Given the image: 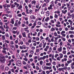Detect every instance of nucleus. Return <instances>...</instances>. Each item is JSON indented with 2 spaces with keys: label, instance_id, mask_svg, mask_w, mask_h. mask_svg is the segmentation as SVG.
I'll return each instance as SVG.
<instances>
[{
  "label": "nucleus",
  "instance_id": "f257e3e1",
  "mask_svg": "<svg viewBox=\"0 0 74 74\" xmlns=\"http://www.w3.org/2000/svg\"><path fill=\"white\" fill-rule=\"evenodd\" d=\"M16 65L18 66L19 67H21L22 66V63L19 61V60H17L16 62Z\"/></svg>",
  "mask_w": 74,
  "mask_h": 74
},
{
  "label": "nucleus",
  "instance_id": "f03ea898",
  "mask_svg": "<svg viewBox=\"0 0 74 74\" xmlns=\"http://www.w3.org/2000/svg\"><path fill=\"white\" fill-rule=\"evenodd\" d=\"M54 6H55L54 4L53 3L51 4L50 5V6L48 7V10H52V7H54Z\"/></svg>",
  "mask_w": 74,
  "mask_h": 74
},
{
  "label": "nucleus",
  "instance_id": "7ed1b4c3",
  "mask_svg": "<svg viewBox=\"0 0 74 74\" xmlns=\"http://www.w3.org/2000/svg\"><path fill=\"white\" fill-rule=\"evenodd\" d=\"M10 23H11L12 25H14V18H12L11 19Z\"/></svg>",
  "mask_w": 74,
  "mask_h": 74
},
{
  "label": "nucleus",
  "instance_id": "20e7f679",
  "mask_svg": "<svg viewBox=\"0 0 74 74\" xmlns=\"http://www.w3.org/2000/svg\"><path fill=\"white\" fill-rule=\"evenodd\" d=\"M62 47L60 46V48H58V51H60V52H61L62 51Z\"/></svg>",
  "mask_w": 74,
  "mask_h": 74
},
{
  "label": "nucleus",
  "instance_id": "39448f33",
  "mask_svg": "<svg viewBox=\"0 0 74 74\" xmlns=\"http://www.w3.org/2000/svg\"><path fill=\"white\" fill-rule=\"evenodd\" d=\"M10 47H12V48H11V49L13 51H14V50H15V47L14 46H10Z\"/></svg>",
  "mask_w": 74,
  "mask_h": 74
},
{
  "label": "nucleus",
  "instance_id": "423d86ee",
  "mask_svg": "<svg viewBox=\"0 0 74 74\" xmlns=\"http://www.w3.org/2000/svg\"><path fill=\"white\" fill-rule=\"evenodd\" d=\"M22 34L23 37H26V33L25 32L22 33Z\"/></svg>",
  "mask_w": 74,
  "mask_h": 74
},
{
  "label": "nucleus",
  "instance_id": "0eeeda50",
  "mask_svg": "<svg viewBox=\"0 0 74 74\" xmlns=\"http://www.w3.org/2000/svg\"><path fill=\"white\" fill-rule=\"evenodd\" d=\"M4 66H1L0 67V69L1 71H3L4 70Z\"/></svg>",
  "mask_w": 74,
  "mask_h": 74
},
{
  "label": "nucleus",
  "instance_id": "6e6552de",
  "mask_svg": "<svg viewBox=\"0 0 74 74\" xmlns=\"http://www.w3.org/2000/svg\"><path fill=\"white\" fill-rule=\"evenodd\" d=\"M30 18L31 19H36V18L34 16V15L31 16H30Z\"/></svg>",
  "mask_w": 74,
  "mask_h": 74
},
{
  "label": "nucleus",
  "instance_id": "1a4fd4ad",
  "mask_svg": "<svg viewBox=\"0 0 74 74\" xmlns=\"http://www.w3.org/2000/svg\"><path fill=\"white\" fill-rule=\"evenodd\" d=\"M2 38L3 40H5V35H2Z\"/></svg>",
  "mask_w": 74,
  "mask_h": 74
},
{
  "label": "nucleus",
  "instance_id": "9d476101",
  "mask_svg": "<svg viewBox=\"0 0 74 74\" xmlns=\"http://www.w3.org/2000/svg\"><path fill=\"white\" fill-rule=\"evenodd\" d=\"M55 28L52 27L51 29H50V31L51 32H53V31H55Z\"/></svg>",
  "mask_w": 74,
  "mask_h": 74
},
{
  "label": "nucleus",
  "instance_id": "9b49d317",
  "mask_svg": "<svg viewBox=\"0 0 74 74\" xmlns=\"http://www.w3.org/2000/svg\"><path fill=\"white\" fill-rule=\"evenodd\" d=\"M6 60H5V59L4 58H3V60H1V59L0 60V61H1V62H3V61H5Z\"/></svg>",
  "mask_w": 74,
  "mask_h": 74
},
{
  "label": "nucleus",
  "instance_id": "f8f14e48",
  "mask_svg": "<svg viewBox=\"0 0 74 74\" xmlns=\"http://www.w3.org/2000/svg\"><path fill=\"white\" fill-rule=\"evenodd\" d=\"M7 3L5 4V5H3V7H4V8H6V7H7Z\"/></svg>",
  "mask_w": 74,
  "mask_h": 74
},
{
  "label": "nucleus",
  "instance_id": "ddd939ff",
  "mask_svg": "<svg viewBox=\"0 0 74 74\" xmlns=\"http://www.w3.org/2000/svg\"><path fill=\"white\" fill-rule=\"evenodd\" d=\"M46 66H51V63H46Z\"/></svg>",
  "mask_w": 74,
  "mask_h": 74
},
{
  "label": "nucleus",
  "instance_id": "4468645a",
  "mask_svg": "<svg viewBox=\"0 0 74 74\" xmlns=\"http://www.w3.org/2000/svg\"><path fill=\"white\" fill-rule=\"evenodd\" d=\"M29 53H31V54H33V53H34V51H33V50H31L30 51Z\"/></svg>",
  "mask_w": 74,
  "mask_h": 74
},
{
  "label": "nucleus",
  "instance_id": "2eb2a0df",
  "mask_svg": "<svg viewBox=\"0 0 74 74\" xmlns=\"http://www.w3.org/2000/svg\"><path fill=\"white\" fill-rule=\"evenodd\" d=\"M36 1H32L31 2L32 4H36Z\"/></svg>",
  "mask_w": 74,
  "mask_h": 74
},
{
  "label": "nucleus",
  "instance_id": "dca6fc26",
  "mask_svg": "<svg viewBox=\"0 0 74 74\" xmlns=\"http://www.w3.org/2000/svg\"><path fill=\"white\" fill-rule=\"evenodd\" d=\"M17 16L18 17H21L22 16V14H18L17 15Z\"/></svg>",
  "mask_w": 74,
  "mask_h": 74
},
{
  "label": "nucleus",
  "instance_id": "f3484780",
  "mask_svg": "<svg viewBox=\"0 0 74 74\" xmlns=\"http://www.w3.org/2000/svg\"><path fill=\"white\" fill-rule=\"evenodd\" d=\"M32 12H33V11H32L31 9L29 10V14H32Z\"/></svg>",
  "mask_w": 74,
  "mask_h": 74
},
{
  "label": "nucleus",
  "instance_id": "a211bd4d",
  "mask_svg": "<svg viewBox=\"0 0 74 74\" xmlns=\"http://www.w3.org/2000/svg\"><path fill=\"white\" fill-rule=\"evenodd\" d=\"M21 8H22V6H20L18 8V10H21Z\"/></svg>",
  "mask_w": 74,
  "mask_h": 74
},
{
  "label": "nucleus",
  "instance_id": "6ab92c4d",
  "mask_svg": "<svg viewBox=\"0 0 74 74\" xmlns=\"http://www.w3.org/2000/svg\"><path fill=\"white\" fill-rule=\"evenodd\" d=\"M22 48H23V49H25L26 48V46L25 45H23L22 46Z\"/></svg>",
  "mask_w": 74,
  "mask_h": 74
},
{
  "label": "nucleus",
  "instance_id": "aec40b11",
  "mask_svg": "<svg viewBox=\"0 0 74 74\" xmlns=\"http://www.w3.org/2000/svg\"><path fill=\"white\" fill-rule=\"evenodd\" d=\"M60 58H63V54L62 53H60Z\"/></svg>",
  "mask_w": 74,
  "mask_h": 74
},
{
  "label": "nucleus",
  "instance_id": "412c9836",
  "mask_svg": "<svg viewBox=\"0 0 74 74\" xmlns=\"http://www.w3.org/2000/svg\"><path fill=\"white\" fill-rule=\"evenodd\" d=\"M69 33L70 34H74V31H69Z\"/></svg>",
  "mask_w": 74,
  "mask_h": 74
},
{
  "label": "nucleus",
  "instance_id": "4be33fe9",
  "mask_svg": "<svg viewBox=\"0 0 74 74\" xmlns=\"http://www.w3.org/2000/svg\"><path fill=\"white\" fill-rule=\"evenodd\" d=\"M9 70V67L8 66H6L5 68V70L7 71Z\"/></svg>",
  "mask_w": 74,
  "mask_h": 74
},
{
  "label": "nucleus",
  "instance_id": "5701e85b",
  "mask_svg": "<svg viewBox=\"0 0 74 74\" xmlns=\"http://www.w3.org/2000/svg\"><path fill=\"white\" fill-rule=\"evenodd\" d=\"M5 36H6V37H9V36H10L8 34V33H6V34H5Z\"/></svg>",
  "mask_w": 74,
  "mask_h": 74
},
{
  "label": "nucleus",
  "instance_id": "b1692460",
  "mask_svg": "<svg viewBox=\"0 0 74 74\" xmlns=\"http://www.w3.org/2000/svg\"><path fill=\"white\" fill-rule=\"evenodd\" d=\"M14 7H15V5L14 4H12V5L11 8H13Z\"/></svg>",
  "mask_w": 74,
  "mask_h": 74
},
{
  "label": "nucleus",
  "instance_id": "393cba45",
  "mask_svg": "<svg viewBox=\"0 0 74 74\" xmlns=\"http://www.w3.org/2000/svg\"><path fill=\"white\" fill-rule=\"evenodd\" d=\"M69 37L70 38H73L74 37V35L73 34H71L70 35Z\"/></svg>",
  "mask_w": 74,
  "mask_h": 74
},
{
  "label": "nucleus",
  "instance_id": "a878e982",
  "mask_svg": "<svg viewBox=\"0 0 74 74\" xmlns=\"http://www.w3.org/2000/svg\"><path fill=\"white\" fill-rule=\"evenodd\" d=\"M42 63H43V62L42 61H40V65H42Z\"/></svg>",
  "mask_w": 74,
  "mask_h": 74
},
{
  "label": "nucleus",
  "instance_id": "bb28decb",
  "mask_svg": "<svg viewBox=\"0 0 74 74\" xmlns=\"http://www.w3.org/2000/svg\"><path fill=\"white\" fill-rule=\"evenodd\" d=\"M62 53L63 54H66V51L64 50L63 51H62Z\"/></svg>",
  "mask_w": 74,
  "mask_h": 74
},
{
  "label": "nucleus",
  "instance_id": "cd10ccee",
  "mask_svg": "<svg viewBox=\"0 0 74 74\" xmlns=\"http://www.w3.org/2000/svg\"><path fill=\"white\" fill-rule=\"evenodd\" d=\"M14 45H15V48L16 49H18V45H17L15 44Z\"/></svg>",
  "mask_w": 74,
  "mask_h": 74
},
{
  "label": "nucleus",
  "instance_id": "c85d7f7f",
  "mask_svg": "<svg viewBox=\"0 0 74 74\" xmlns=\"http://www.w3.org/2000/svg\"><path fill=\"white\" fill-rule=\"evenodd\" d=\"M11 61H9V63L8 64V66H11Z\"/></svg>",
  "mask_w": 74,
  "mask_h": 74
},
{
  "label": "nucleus",
  "instance_id": "c756f323",
  "mask_svg": "<svg viewBox=\"0 0 74 74\" xmlns=\"http://www.w3.org/2000/svg\"><path fill=\"white\" fill-rule=\"evenodd\" d=\"M1 59H4V57H2L1 56V54H0V60H1Z\"/></svg>",
  "mask_w": 74,
  "mask_h": 74
},
{
  "label": "nucleus",
  "instance_id": "7c9ffc66",
  "mask_svg": "<svg viewBox=\"0 0 74 74\" xmlns=\"http://www.w3.org/2000/svg\"><path fill=\"white\" fill-rule=\"evenodd\" d=\"M38 24L39 25H42V23H41L40 22L38 21Z\"/></svg>",
  "mask_w": 74,
  "mask_h": 74
},
{
  "label": "nucleus",
  "instance_id": "2f4dec72",
  "mask_svg": "<svg viewBox=\"0 0 74 74\" xmlns=\"http://www.w3.org/2000/svg\"><path fill=\"white\" fill-rule=\"evenodd\" d=\"M56 27H61V25H58V24H56Z\"/></svg>",
  "mask_w": 74,
  "mask_h": 74
},
{
  "label": "nucleus",
  "instance_id": "473e14b6",
  "mask_svg": "<svg viewBox=\"0 0 74 74\" xmlns=\"http://www.w3.org/2000/svg\"><path fill=\"white\" fill-rule=\"evenodd\" d=\"M46 6V3H44L43 5H42V8H43L44 7H45Z\"/></svg>",
  "mask_w": 74,
  "mask_h": 74
},
{
  "label": "nucleus",
  "instance_id": "72a5a7b5",
  "mask_svg": "<svg viewBox=\"0 0 74 74\" xmlns=\"http://www.w3.org/2000/svg\"><path fill=\"white\" fill-rule=\"evenodd\" d=\"M49 51L50 52H51V51H52V47H50L49 48Z\"/></svg>",
  "mask_w": 74,
  "mask_h": 74
},
{
  "label": "nucleus",
  "instance_id": "f704fd0d",
  "mask_svg": "<svg viewBox=\"0 0 74 74\" xmlns=\"http://www.w3.org/2000/svg\"><path fill=\"white\" fill-rule=\"evenodd\" d=\"M54 34L55 36L56 37L57 36H58V34H57V33H56V32H55L54 33Z\"/></svg>",
  "mask_w": 74,
  "mask_h": 74
},
{
  "label": "nucleus",
  "instance_id": "c9c22d12",
  "mask_svg": "<svg viewBox=\"0 0 74 74\" xmlns=\"http://www.w3.org/2000/svg\"><path fill=\"white\" fill-rule=\"evenodd\" d=\"M11 71L12 73H14V71H15V70H14V68L12 69H11Z\"/></svg>",
  "mask_w": 74,
  "mask_h": 74
},
{
  "label": "nucleus",
  "instance_id": "e433bc0d",
  "mask_svg": "<svg viewBox=\"0 0 74 74\" xmlns=\"http://www.w3.org/2000/svg\"><path fill=\"white\" fill-rule=\"evenodd\" d=\"M59 56V55L58 54H56V55H55V58H56L57 57V56Z\"/></svg>",
  "mask_w": 74,
  "mask_h": 74
},
{
  "label": "nucleus",
  "instance_id": "4c0bfd02",
  "mask_svg": "<svg viewBox=\"0 0 74 74\" xmlns=\"http://www.w3.org/2000/svg\"><path fill=\"white\" fill-rule=\"evenodd\" d=\"M36 41H39V40H40V38L38 37H37L36 38Z\"/></svg>",
  "mask_w": 74,
  "mask_h": 74
},
{
  "label": "nucleus",
  "instance_id": "58836bf2",
  "mask_svg": "<svg viewBox=\"0 0 74 74\" xmlns=\"http://www.w3.org/2000/svg\"><path fill=\"white\" fill-rule=\"evenodd\" d=\"M42 43H41L39 45V48H41V47H42Z\"/></svg>",
  "mask_w": 74,
  "mask_h": 74
},
{
  "label": "nucleus",
  "instance_id": "ea45409f",
  "mask_svg": "<svg viewBox=\"0 0 74 74\" xmlns=\"http://www.w3.org/2000/svg\"><path fill=\"white\" fill-rule=\"evenodd\" d=\"M22 63H23V64H24V65H25V64H26V62H25V61H23L22 62Z\"/></svg>",
  "mask_w": 74,
  "mask_h": 74
},
{
  "label": "nucleus",
  "instance_id": "a19ab883",
  "mask_svg": "<svg viewBox=\"0 0 74 74\" xmlns=\"http://www.w3.org/2000/svg\"><path fill=\"white\" fill-rule=\"evenodd\" d=\"M71 68L72 69H74V66H73V65L72 64H71Z\"/></svg>",
  "mask_w": 74,
  "mask_h": 74
},
{
  "label": "nucleus",
  "instance_id": "79ce46f5",
  "mask_svg": "<svg viewBox=\"0 0 74 74\" xmlns=\"http://www.w3.org/2000/svg\"><path fill=\"white\" fill-rule=\"evenodd\" d=\"M10 44H12V45L14 44V42L13 41H11V42L10 43Z\"/></svg>",
  "mask_w": 74,
  "mask_h": 74
},
{
  "label": "nucleus",
  "instance_id": "37998d69",
  "mask_svg": "<svg viewBox=\"0 0 74 74\" xmlns=\"http://www.w3.org/2000/svg\"><path fill=\"white\" fill-rule=\"evenodd\" d=\"M28 7H29V8H32V5H31V4H29L28 5Z\"/></svg>",
  "mask_w": 74,
  "mask_h": 74
},
{
  "label": "nucleus",
  "instance_id": "c03bdc74",
  "mask_svg": "<svg viewBox=\"0 0 74 74\" xmlns=\"http://www.w3.org/2000/svg\"><path fill=\"white\" fill-rule=\"evenodd\" d=\"M39 51H40V50L39 49H37L36 50V52L37 53H38V52H39Z\"/></svg>",
  "mask_w": 74,
  "mask_h": 74
},
{
  "label": "nucleus",
  "instance_id": "a18cd8bd",
  "mask_svg": "<svg viewBox=\"0 0 74 74\" xmlns=\"http://www.w3.org/2000/svg\"><path fill=\"white\" fill-rule=\"evenodd\" d=\"M18 25V23L16 22L14 24V26H16Z\"/></svg>",
  "mask_w": 74,
  "mask_h": 74
},
{
  "label": "nucleus",
  "instance_id": "49530a36",
  "mask_svg": "<svg viewBox=\"0 0 74 74\" xmlns=\"http://www.w3.org/2000/svg\"><path fill=\"white\" fill-rule=\"evenodd\" d=\"M60 46H62V45H63V42H61L60 43Z\"/></svg>",
  "mask_w": 74,
  "mask_h": 74
},
{
  "label": "nucleus",
  "instance_id": "de8ad7c7",
  "mask_svg": "<svg viewBox=\"0 0 74 74\" xmlns=\"http://www.w3.org/2000/svg\"><path fill=\"white\" fill-rule=\"evenodd\" d=\"M45 58H46V56H44L42 58V60H44L45 59Z\"/></svg>",
  "mask_w": 74,
  "mask_h": 74
},
{
  "label": "nucleus",
  "instance_id": "09e8293b",
  "mask_svg": "<svg viewBox=\"0 0 74 74\" xmlns=\"http://www.w3.org/2000/svg\"><path fill=\"white\" fill-rule=\"evenodd\" d=\"M52 64L53 65H56V62H55V61H54L52 62Z\"/></svg>",
  "mask_w": 74,
  "mask_h": 74
},
{
  "label": "nucleus",
  "instance_id": "8fccbe9b",
  "mask_svg": "<svg viewBox=\"0 0 74 74\" xmlns=\"http://www.w3.org/2000/svg\"><path fill=\"white\" fill-rule=\"evenodd\" d=\"M23 59L25 61H27L28 60L26 58H24Z\"/></svg>",
  "mask_w": 74,
  "mask_h": 74
},
{
  "label": "nucleus",
  "instance_id": "3c124183",
  "mask_svg": "<svg viewBox=\"0 0 74 74\" xmlns=\"http://www.w3.org/2000/svg\"><path fill=\"white\" fill-rule=\"evenodd\" d=\"M37 58H38L37 57V56H35V57H34V60H35L36 59H37Z\"/></svg>",
  "mask_w": 74,
  "mask_h": 74
},
{
  "label": "nucleus",
  "instance_id": "603ef678",
  "mask_svg": "<svg viewBox=\"0 0 74 74\" xmlns=\"http://www.w3.org/2000/svg\"><path fill=\"white\" fill-rule=\"evenodd\" d=\"M25 8H26V10H28V7H27V6L26 5L25 6Z\"/></svg>",
  "mask_w": 74,
  "mask_h": 74
},
{
  "label": "nucleus",
  "instance_id": "864d4df0",
  "mask_svg": "<svg viewBox=\"0 0 74 74\" xmlns=\"http://www.w3.org/2000/svg\"><path fill=\"white\" fill-rule=\"evenodd\" d=\"M54 17L55 18H56L58 17V15H57V14H55Z\"/></svg>",
  "mask_w": 74,
  "mask_h": 74
},
{
  "label": "nucleus",
  "instance_id": "5fc2aeb1",
  "mask_svg": "<svg viewBox=\"0 0 74 74\" xmlns=\"http://www.w3.org/2000/svg\"><path fill=\"white\" fill-rule=\"evenodd\" d=\"M28 11H29V10H28V9L26 10V13L27 14H29V12H28Z\"/></svg>",
  "mask_w": 74,
  "mask_h": 74
},
{
  "label": "nucleus",
  "instance_id": "6e6d98bb",
  "mask_svg": "<svg viewBox=\"0 0 74 74\" xmlns=\"http://www.w3.org/2000/svg\"><path fill=\"white\" fill-rule=\"evenodd\" d=\"M57 37L58 38H61V36H60V35H58Z\"/></svg>",
  "mask_w": 74,
  "mask_h": 74
},
{
  "label": "nucleus",
  "instance_id": "4d7b16f0",
  "mask_svg": "<svg viewBox=\"0 0 74 74\" xmlns=\"http://www.w3.org/2000/svg\"><path fill=\"white\" fill-rule=\"evenodd\" d=\"M29 60L30 62H33V59L32 58H31L29 59Z\"/></svg>",
  "mask_w": 74,
  "mask_h": 74
},
{
  "label": "nucleus",
  "instance_id": "13d9d810",
  "mask_svg": "<svg viewBox=\"0 0 74 74\" xmlns=\"http://www.w3.org/2000/svg\"><path fill=\"white\" fill-rule=\"evenodd\" d=\"M53 51H56V48L55 47H53Z\"/></svg>",
  "mask_w": 74,
  "mask_h": 74
},
{
  "label": "nucleus",
  "instance_id": "bf43d9fd",
  "mask_svg": "<svg viewBox=\"0 0 74 74\" xmlns=\"http://www.w3.org/2000/svg\"><path fill=\"white\" fill-rule=\"evenodd\" d=\"M62 40L63 41H66V39L64 38H62Z\"/></svg>",
  "mask_w": 74,
  "mask_h": 74
},
{
  "label": "nucleus",
  "instance_id": "052dcab7",
  "mask_svg": "<svg viewBox=\"0 0 74 74\" xmlns=\"http://www.w3.org/2000/svg\"><path fill=\"white\" fill-rule=\"evenodd\" d=\"M66 5H67V7L68 8H69V7H69V6H70V4L69 3H66Z\"/></svg>",
  "mask_w": 74,
  "mask_h": 74
},
{
  "label": "nucleus",
  "instance_id": "680f3d73",
  "mask_svg": "<svg viewBox=\"0 0 74 74\" xmlns=\"http://www.w3.org/2000/svg\"><path fill=\"white\" fill-rule=\"evenodd\" d=\"M57 60H59V61L60 60V58H59V57H58L57 58Z\"/></svg>",
  "mask_w": 74,
  "mask_h": 74
},
{
  "label": "nucleus",
  "instance_id": "e2e57ef3",
  "mask_svg": "<svg viewBox=\"0 0 74 74\" xmlns=\"http://www.w3.org/2000/svg\"><path fill=\"white\" fill-rule=\"evenodd\" d=\"M28 26H32V24L31 23H30V24H29V25H28Z\"/></svg>",
  "mask_w": 74,
  "mask_h": 74
},
{
  "label": "nucleus",
  "instance_id": "0e129e2a",
  "mask_svg": "<svg viewBox=\"0 0 74 74\" xmlns=\"http://www.w3.org/2000/svg\"><path fill=\"white\" fill-rule=\"evenodd\" d=\"M15 42L16 44H18V39L15 41Z\"/></svg>",
  "mask_w": 74,
  "mask_h": 74
},
{
  "label": "nucleus",
  "instance_id": "69168bd1",
  "mask_svg": "<svg viewBox=\"0 0 74 74\" xmlns=\"http://www.w3.org/2000/svg\"><path fill=\"white\" fill-rule=\"evenodd\" d=\"M70 29L71 30H74V27H71V28H70Z\"/></svg>",
  "mask_w": 74,
  "mask_h": 74
},
{
  "label": "nucleus",
  "instance_id": "338daca9",
  "mask_svg": "<svg viewBox=\"0 0 74 74\" xmlns=\"http://www.w3.org/2000/svg\"><path fill=\"white\" fill-rule=\"evenodd\" d=\"M13 29H14V30H16V29H17V27H14L13 28Z\"/></svg>",
  "mask_w": 74,
  "mask_h": 74
},
{
  "label": "nucleus",
  "instance_id": "774afa93",
  "mask_svg": "<svg viewBox=\"0 0 74 74\" xmlns=\"http://www.w3.org/2000/svg\"><path fill=\"white\" fill-rule=\"evenodd\" d=\"M63 69H64V70H66V69H67V66H65V67H63Z\"/></svg>",
  "mask_w": 74,
  "mask_h": 74
}]
</instances>
